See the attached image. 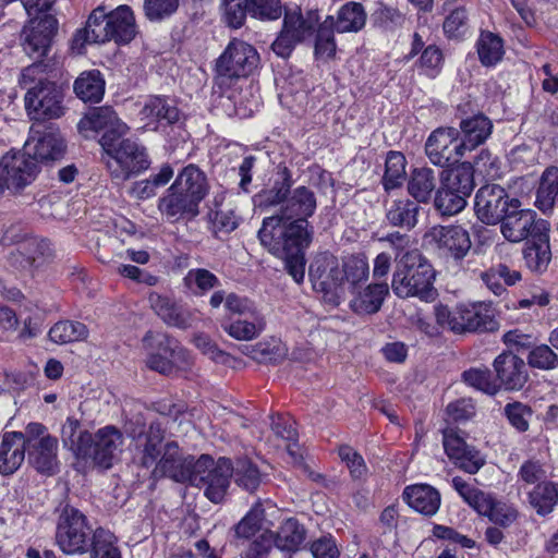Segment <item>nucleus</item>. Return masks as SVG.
Wrapping results in <instances>:
<instances>
[{
    "label": "nucleus",
    "instance_id": "nucleus-1",
    "mask_svg": "<svg viewBox=\"0 0 558 558\" xmlns=\"http://www.w3.org/2000/svg\"><path fill=\"white\" fill-rule=\"evenodd\" d=\"M315 193L306 186H298L290 192L284 207L278 215L266 217L258 231V239L272 255L284 260L288 274L296 283L305 276L303 250L312 242L313 231L308 218L316 210Z\"/></svg>",
    "mask_w": 558,
    "mask_h": 558
},
{
    "label": "nucleus",
    "instance_id": "nucleus-2",
    "mask_svg": "<svg viewBox=\"0 0 558 558\" xmlns=\"http://www.w3.org/2000/svg\"><path fill=\"white\" fill-rule=\"evenodd\" d=\"M137 32L135 15L129 5L121 4L110 11L100 5L90 12L86 26L75 34L73 48L84 43L104 44L111 40L128 45Z\"/></svg>",
    "mask_w": 558,
    "mask_h": 558
},
{
    "label": "nucleus",
    "instance_id": "nucleus-3",
    "mask_svg": "<svg viewBox=\"0 0 558 558\" xmlns=\"http://www.w3.org/2000/svg\"><path fill=\"white\" fill-rule=\"evenodd\" d=\"M434 280L435 272L428 260L418 250H409L397 262L391 289L399 298L415 296L430 302L437 295Z\"/></svg>",
    "mask_w": 558,
    "mask_h": 558
},
{
    "label": "nucleus",
    "instance_id": "nucleus-4",
    "mask_svg": "<svg viewBox=\"0 0 558 558\" xmlns=\"http://www.w3.org/2000/svg\"><path fill=\"white\" fill-rule=\"evenodd\" d=\"M99 144L109 157L107 168L114 180L124 182L149 168L145 147L134 140H110L108 135L101 136Z\"/></svg>",
    "mask_w": 558,
    "mask_h": 558
},
{
    "label": "nucleus",
    "instance_id": "nucleus-5",
    "mask_svg": "<svg viewBox=\"0 0 558 558\" xmlns=\"http://www.w3.org/2000/svg\"><path fill=\"white\" fill-rule=\"evenodd\" d=\"M232 473L229 459L214 461L211 457L203 454L195 462L190 484L204 488L205 496L211 502L219 504L225 499Z\"/></svg>",
    "mask_w": 558,
    "mask_h": 558
},
{
    "label": "nucleus",
    "instance_id": "nucleus-6",
    "mask_svg": "<svg viewBox=\"0 0 558 558\" xmlns=\"http://www.w3.org/2000/svg\"><path fill=\"white\" fill-rule=\"evenodd\" d=\"M64 87L49 80H38L25 95V109L32 120L40 123L46 120L60 119L66 112Z\"/></svg>",
    "mask_w": 558,
    "mask_h": 558
},
{
    "label": "nucleus",
    "instance_id": "nucleus-7",
    "mask_svg": "<svg viewBox=\"0 0 558 558\" xmlns=\"http://www.w3.org/2000/svg\"><path fill=\"white\" fill-rule=\"evenodd\" d=\"M57 29L58 21L49 14L32 17L23 27L21 39L25 53L44 68L54 65L49 54Z\"/></svg>",
    "mask_w": 558,
    "mask_h": 558
},
{
    "label": "nucleus",
    "instance_id": "nucleus-8",
    "mask_svg": "<svg viewBox=\"0 0 558 558\" xmlns=\"http://www.w3.org/2000/svg\"><path fill=\"white\" fill-rule=\"evenodd\" d=\"M54 538L65 555L87 553L90 537L86 517L76 508L66 505L59 514Z\"/></svg>",
    "mask_w": 558,
    "mask_h": 558
},
{
    "label": "nucleus",
    "instance_id": "nucleus-9",
    "mask_svg": "<svg viewBox=\"0 0 558 558\" xmlns=\"http://www.w3.org/2000/svg\"><path fill=\"white\" fill-rule=\"evenodd\" d=\"M126 434L135 441L138 462L144 468L156 466L163 454L165 433L159 423L146 424L141 415L129 420L125 424Z\"/></svg>",
    "mask_w": 558,
    "mask_h": 558
},
{
    "label": "nucleus",
    "instance_id": "nucleus-10",
    "mask_svg": "<svg viewBox=\"0 0 558 558\" xmlns=\"http://www.w3.org/2000/svg\"><path fill=\"white\" fill-rule=\"evenodd\" d=\"M442 446L449 460L460 470L474 475L486 463L485 457L465 440V433L454 427L442 429Z\"/></svg>",
    "mask_w": 558,
    "mask_h": 558
},
{
    "label": "nucleus",
    "instance_id": "nucleus-11",
    "mask_svg": "<svg viewBox=\"0 0 558 558\" xmlns=\"http://www.w3.org/2000/svg\"><path fill=\"white\" fill-rule=\"evenodd\" d=\"M23 149L39 165L43 161L61 158L65 144L58 128L52 124L35 123L29 129Z\"/></svg>",
    "mask_w": 558,
    "mask_h": 558
},
{
    "label": "nucleus",
    "instance_id": "nucleus-12",
    "mask_svg": "<svg viewBox=\"0 0 558 558\" xmlns=\"http://www.w3.org/2000/svg\"><path fill=\"white\" fill-rule=\"evenodd\" d=\"M518 208L519 201L510 199L505 189L497 184L482 186L475 195V213L486 225L501 222L509 208Z\"/></svg>",
    "mask_w": 558,
    "mask_h": 558
},
{
    "label": "nucleus",
    "instance_id": "nucleus-13",
    "mask_svg": "<svg viewBox=\"0 0 558 558\" xmlns=\"http://www.w3.org/2000/svg\"><path fill=\"white\" fill-rule=\"evenodd\" d=\"M465 144L459 140V131L454 128H439L432 132L425 143V153L429 161L438 167H446L463 157Z\"/></svg>",
    "mask_w": 558,
    "mask_h": 558
},
{
    "label": "nucleus",
    "instance_id": "nucleus-14",
    "mask_svg": "<svg viewBox=\"0 0 558 558\" xmlns=\"http://www.w3.org/2000/svg\"><path fill=\"white\" fill-rule=\"evenodd\" d=\"M77 131L84 137H88L89 133L104 132L101 136L109 135L110 140H119L128 133L129 126L111 107L101 106L89 109L80 119Z\"/></svg>",
    "mask_w": 558,
    "mask_h": 558
},
{
    "label": "nucleus",
    "instance_id": "nucleus-15",
    "mask_svg": "<svg viewBox=\"0 0 558 558\" xmlns=\"http://www.w3.org/2000/svg\"><path fill=\"white\" fill-rule=\"evenodd\" d=\"M5 175L2 178L8 190L20 192L29 185L39 172V165L24 149L11 150L2 157Z\"/></svg>",
    "mask_w": 558,
    "mask_h": 558
},
{
    "label": "nucleus",
    "instance_id": "nucleus-16",
    "mask_svg": "<svg viewBox=\"0 0 558 558\" xmlns=\"http://www.w3.org/2000/svg\"><path fill=\"white\" fill-rule=\"evenodd\" d=\"M500 230L508 241L519 243L532 239L543 231H549V223L544 219H538L533 210L513 208L502 219Z\"/></svg>",
    "mask_w": 558,
    "mask_h": 558
},
{
    "label": "nucleus",
    "instance_id": "nucleus-17",
    "mask_svg": "<svg viewBox=\"0 0 558 558\" xmlns=\"http://www.w3.org/2000/svg\"><path fill=\"white\" fill-rule=\"evenodd\" d=\"M123 434L112 425L99 428L90 434V447L85 459H92L97 465L109 469L122 452Z\"/></svg>",
    "mask_w": 558,
    "mask_h": 558
},
{
    "label": "nucleus",
    "instance_id": "nucleus-18",
    "mask_svg": "<svg viewBox=\"0 0 558 558\" xmlns=\"http://www.w3.org/2000/svg\"><path fill=\"white\" fill-rule=\"evenodd\" d=\"M196 460L193 457L183 458L179 446L174 441H169L163 447V454L153 469L155 478L169 477L178 483L191 481Z\"/></svg>",
    "mask_w": 558,
    "mask_h": 558
},
{
    "label": "nucleus",
    "instance_id": "nucleus-19",
    "mask_svg": "<svg viewBox=\"0 0 558 558\" xmlns=\"http://www.w3.org/2000/svg\"><path fill=\"white\" fill-rule=\"evenodd\" d=\"M49 244L44 240L26 239L8 247L7 263L17 271L40 267L49 256Z\"/></svg>",
    "mask_w": 558,
    "mask_h": 558
},
{
    "label": "nucleus",
    "instance_id": "nucleus-20",
    "mask_svg": "<svg viewBox=\"0 0 558 558\" xmlns=\"http://www.w3.org/2000/svg\"><path fill=\"white\" fill-rule=\"evenodd\" d=\"M314 287L326 293H335L345 281L343 266L330 254L318 256L310 266Z\"/></svg>",
    "mask_w": 558,
    "mask_h": 558
},
{
    "label": "nucleus",
    "instance_id": "nucleus-21",
    "mask_svg": "<svg viewBox=\"0 0 558 558\" xmlns=\"http://www.w3.org/2000/svg\"><path fill=\"white\" fill-rule=\"evenodd\" d=\"M427 236L439 250L454 259L463 258L471 248L470 235L460 226H435Z\"/></svg>",
    "mask_w": 558,
    "mask_h": 558
},
{
    "label": "nucleus",
    "instance_id": "nucleus-22",
    "mask_svg": "<svg viewBox=\"0 0 558 558\" xmlns=\"http://www.w3.org/2000/svg\"><path fill=\"white\" fill-rule=\"evenodd\" d=\"M138 116L144 128L157 131L160 126L177 123L180 119V111L169 99L150 96L145 100Z\"/></svg>",
    "mask_w": 558,
    "mask_h": 558
},
{
    "label": "nucleus",
    "instance_id": "nucleus-23",
    "mask_svg": "<svg viewBox=\"0 0 558 558\" xmlns=\"http://www.w3.org/2000/svg\"><path fill=\"white\" fill-rule=\"evenodd\" d=\"M494 368L499 380V388L520 390L527 381V369L524 361L511 352L499 354L494 361Z\"/></svg>",
    "mask_w": 558,
    "mask_h": 558
},
{
    "label": "nucleus",
    "instance_id": "nucleus-24",
    "mask_svg": "<svg viewBox=\"0 0 558 558\" xmlns=\"http://www.w3.org/2000/svg\"><path fill=\"white\" fill-rule=\"evenodd\" d=\"M199 202L181 191H173L172 185L159 198L158 209L170 222L181 219H192L198 215Z\"/></svg>",
    "mask_w": 558,
    "mask_h": 558
},
{
    "label": "nucleus",
    "instance_id": "nucleus-25",
    "mask_svg": "<svg viewBox=\"0 0 558 558\" xmlns=\"http://www.w3.org/2000/svg\"><path fill=\"white\" fill-rule=\"evenodd\" d=\"M258 64L259 56L253 46L233 40L217 60L216 70H254Z\"/></svg>",
    "mask_w": 558,
    "mask_h": 558
},
{
    "label": "nucleus",
    "instance_id": "nucleus-26",
    "mask_svg": "<svg viewBox=\"0 0 558 558\" xmlns=\"http://www.w3.org/2000/svg\"><path fill=\"white\" fill-rule=\"evenodd\" d=\"M221 327L226 333L239 341H250L257 338L266 327V320L260 311L241 317H226Z\"/></svg>",
    "mask_w": 558,
    "mask_h": 558
},
{
    "label": "nucleus",
    "instance_id": "nucleus-27",
    "mask_svg": "<svg viewBox=\"0 0 558 558\" xmlns=\"http://www.w3.org/2000/svg\"><path fill=\"white\" fill-rule=\"evenodd\" d=\"M523 258L529 269L544 272L551 260L549 231H543L529 239L523 250Z\"/></svg>",
    "mask_w": 558,
    "mask_h": 558
},
{
    "label": "nucleus",
    "instance_id": "nucleus-28",
    "mask_svg": "<svg viewBox=\"0 0 558 558\" xmlns=\"http://www.w3.org/2000/svg\"><path fill=\"white\" fill-rule=\"evenodd\" d=\"M29 461L41 473L52 474L58 466V439L46 436L29 445Z\"/></svg>",
    "mask_w": 558,
    "mask_h": 558
},
{
    "label": "nucleus",
    "instance_id": "nucleus-29",
    "mask_svg": "<svg viewBox=\"0 0 558 558\" xmlns=\"http://www.w3.org/2000/svg\"><path fill=\"white\" fill-rule=\"evenodd\" d=\"M403 496L411 508L425 515H434L440 507L439 492L427 484L409 486Z\"/></svg>",
    "mask_w": 558,
    "mask_h": 558
},
{
    "label": "nucleus",
    "instance_id": "nucleus-30",
    "mask_svg": "<svg viewBox=\"0 0 558 558\" xmlns=\"http://www.w3.org/2000/svg\"><path fill=\"white\" fill-rule=\"evenodd\" d=\"M388 294L389 287L387 282L369 283L355 293L351 300V307L357 314H375L380 310Z\"/></svg>",
    "mask_w": 558,
    "mask_h": 558
},
{
    "label": "nucleus",
    "instance_id": "nucleus-31",
    "mask_svg": "<svg viewBox=\"0 0 558 558\" xmlns=\"http://www.w3.org/2000/svg\"><path fill=\"white\" fill-rule=\"evenodd\" d=\"M319 14L317 11L287 12L283 20V31L296 44L310 38L319 26Z\"/></svg>",
    "mask_w": 558,
    "mask_h": 558
},
{
    "label": "nucleus",
    "instance_id": "nucleus-32",
    "mask_svg": "<svg viewBox=\"0 0 558 558\" xmlns=\"http://www.w3.org/2000/svg\"><path fill=\"white\" fill-rule=\"evenodd\" d=\"M172 190L186 193L201 203L208 192V184L204 172L197 166L189 165L178 174Z\"/></svg>",
    "mask_w": 558,
    "mask_h": 558
},
{
    "label": "nucleus",
    "instance_id": "nucleus-33",
    "mask_svg": "<svg viewBox=\"0 0 558 558\" xmlns=\"http://www.w3.org/2000/svg\"><path fill=\"white\" fill-rule=\"evenodd\" d=\"M25 436L21 432H10L2 436V475L12 474L24 461Z\"/></svg>",
    "mask_w": 558,
    "mask_h": 558
},
{
    "label": "nucleus",
    "instance_id": "nucleus-34",
    "mask_svg": "<svg viewBox=\"0 0 558 558\" xmlns=\"http://www.w3.org/2000/svg\"><path fill=\"white\" fill-rule=\"evenodd\" d=\"M143 341L145 345H150L154 341L159 345L162 353L169 354L172 373L177 371H185L192 364L189 352L175 340L166 335H154L151 331H148Z\"/></svg>",
    "mask_w": 558,
    "mask_h": 558
},
{
    "label": "nucleus",
    "instance_id": "nucleus-35",
    "mask_svg": "<svg viewBox=\"0 0 558 558\" xmlns=\"http://www.w3.org/2000/svg\"><path fill=\"white\" fill-rule=\"evenodd\" d=\"M437 178L432 168H414L409 177L407 190L416 203L427 204L436 191Z\"/></svg>",
    "mask_w": 558,
    "mask_h": 558
},
{
    "label": "nucleus",
    "instance_id": "nucleus-36",
    "mask_svg": "<svg viewBox=\"0 0 558 558\" xmlns=\"http://www.w3.org/2000/svg\"><path fill=\"white\" fill-rule=\"evenodd\" d=\"M148 301L153 311L168 325L185 329L190 326V315L169 298L150 292Z\"/></svg>",
    "mask_w": 558,
    "mask_h": 558
},
{
    "label": "nucleus",
    "instance_id": "nucleus-37",
    "mask_svg": "<svg viewBox=\"0 0 558 558\" xmlns=\"http://www.w3.org/2000/svg\"><path fill=\"white\" fill-rule=\"evenodd\" d=\"M463 134L461 140L466 150H472L482 145L492 134L493 123L484 114L478 113L460 122Z\"/></svg>",
    "mask_w": 558,
    "mask_h": 558
},
{
    "label": "nucleus",
    "instance_id": "nucleus-38",
    "mask_svg": "<svg viewBox=\"0 0 558 558\" xmlns=\"http://www.w3.org/2000/svg\"><path fill=\"white\" fill-rule=\"evenodd\" d=\"M469 314V304L457 305L453 310L444 305L435 308L437 323L454 333L474 332V325Z\"/></svg>",
    "mask_w": 558,
    "mask_h": 558
},
{
    "label": "nucleus",
    "instance_id": "nucleus-39",
    "mask_svg": "<svg viewBox=\"0 0 558 558\" xmlns=\"http://www.w3.org/2000/svg\"><path fill=\"white\" fill-rule=\"evenodd\" d=\"M275 534V547L281 551L295 553L306 538V530L296 519L284 520Z\"/></svg>",
    "mask_w": 558,
    "mask_h": 558
},
{
    "label": "nucleus",
    "instance_id": "nucleus-40",
    "mask_svg": "<svg viewBox=\"0 0 558 558\" xmlns=\"http://www.w3.org/2000/svg\"><path fill=\"white\" fill-rule=\"evenodd\" d=\"M333 26L335 19L332 16H327L317 28L314 56L316 61L319 62L318 66L327 64L329 60L336 57L337 45L333 37Z\"/></svg>",
    "mask_w": 558,
    "mask_h": 558
},
{
    "label": "nucleus",
    "instance_id": "nucleus-41",
    "mask_svg": "<svg viewBox=\"0 0 558 558\" xmlns=\"http://www.w3.org/2000/svg\"><path fill=\"white\" fill-rule=\"evenodd\" d=\"M243 352L258 363H278L287 356L288 350L280 339L271 337L246 345Z\"/></svg>",
    "mask_w": 558,
    "mask_h": 558
},
{
    "label": "nucleus",
    "instance_id": "nucleus-42",
    "mask_svg": "<svg viewBox=\"0 0 558 558\" xmlns=\"http://www.w3.org/2000/svg\"><path fill=\"white\" fill-rule=\"evenodd\" d=\"M441 184L462 195L470 196L474 189V168L470 162H462L445 170L441 174Z\"/></svg>",
    "mask_w": 558,
    "mask_h": 558
},
{
    "label": "nucleus",
    "instance_id": "nucleus-43",
    "mask_svg": "<svg viewBox=\"0 0 558 558\" xmlns=\"http://www.w3.org/2000/svg\"><path fill=\"white\" fill-rule=\"evenodd\" d=\"M81 423L75 417H68L61 429V437L64 446L69 447L76 457L85 459L89 450L90 434L81 430Z\"/></svg>",
    "mask_w": 558,
    "mask_h": 558
},
{
    "label": "nucleus",
    "instance_id": "nucleus-44",
    "mask_svg": "<svg viewBox=\"0 0 558 558\" xmlns=\"http://www.w3.org/2000/svg\"><path fill=\"white\" fill-rule=\"evenodd\" d=\"M105 80L100 72H82L74 82V93L84 102H99L105 94Z\"/></svg>",
    "mask_w": 558,
    "mask_h": 558
},
{
    "label": "nucleus",
    "instance_id": "nucleus-45",
    "mask_svg": "<svg viewBox=\"0 0 558 558\" xmlns=\"http://www.w3.org/2000/svg\"><path fill=\"white\" fill-rule=\"evenodd\" d=\"M366 23V12L359 2H348L342 5L335 20L333 28L338 33H356Z\"/></svg>",
    "mask_w": 558,
    "mask_h": 558
},
{
    "label": "nucleus",
    "instance_id": "nucleus-46",
    "mask_svg": "<svg viewBox=\"0 0 558 558\" xmlns=\"http://www.w3.org/2000/svg\"><path fill=\"white\" fill-rule=\"evenodd\" d=\"M555 203H558V168L549 167L541 177L535 205L546 213L553 209Z\"/></svg>",
    "mask_w": 558,
    "mask_h": 558
},
{
    "label": "nucleus",
    "instance_id": "nucleus-47",
    "mask_svg": "<svg viewBox=\"0 0 558 558\" xmlns=\"http://www.w3.org/2000/svg\"><path fill=\"white\" fill-rule=\"evenodd\" d=\"M418 211L420 206L415 202L401 198L391 203L387 209L386 218L392 226L412 229L417 223Z\"/></svg>",
    "mask_w": 558,
    "mask_h": 558
},
{
    "label": "nucleus",
    "instance_id": "nucleus-48",
    "mask_svg": "<svg viewBox=\"0 0 558 558\" xmlns=\"http://www.w3.org/2000/svg\"><path fill=\"white\" fill-rule=\"evenodd\" d=\"M90 558H122L118 538L109 530L99 527L90 538Z\"/></svg>",
    "mask_w": 558,
    "mask_h": 558
},
{
    "label": "nucleus",
    "instance_id": "nucleus-49",
    "mask_svg": "<svg viewBox=\"0 0 558 558\" xmlns=\"http://www.w3.org/2000/svg\"><path fill=\"white\" fill-rule=\"evenodd\" d=\"M529 499L537 514L546 515L554 510L558 502L557 485L550 482H543L536 485L529 494Z\"/></svg>",
    "mask_w": 558,
    "mask_h": 558
},
{
    "label": "nucleus",
    "instance_id": "nucleus-50",
    "mask_svg": "<svg viewBox=\"0 0 558 558\" xmlns=\"http://www.w3.org/2000/svg\"><path fill=\"white\" fill-rule=\"evenodd\" d=\"M48 335L52 342L66 344L85 340L88 337V329L83 323L62 320L56 323Z\"/></svg>",
    "mask_w": 558,
    "mask_h": 558
},
{
    "label": "nucleus",
    "instance_id": "nucleus-51",
    "mask_svg": "<svg viewBox=\"0 0 558 558\" xmlns=\"http://www.w3.org/2000/svg\"><path fill=\"white\" fill-rule=\"evenodd\" d=\"M502 39L490 32H483L477 40V53L484 66H493L504 56Z\"/></svg>",
    "mask_w": 558,
    "mask_h": 558
},
{
    "label": "nucleus",
    "instance_id": "nucleus-52",
    "mask_svg": "<svg viewBox=\"0 0 558 558\" xmlns=\"http://www.w3.org/2000/svg\"><path fill=\"white\" fill-rule=\"evenodd\" d=\"M407 159L400 151H389L386 158V169L383 177V186L386 191L402 185L405 179Z\"/></svg>",
    "mask_w": 558,
    "mask_h": 558
},
{
    "label": "nucleus",
    "instance_id": "nucleus-53",
    "mask_svg": "<svg viewBox=\"0 0 558 558\" xmlns=\"http://www.w3.org/2000/svg\"><path fill=\"white\" fill-rule=\"evenodd\" d=\"M265 519V510L260 501L255 502L250 511L234 525L236 539H250L262 529Z\"/></svg>",
    "mask_w": 558,
    "mask_h": 558
},
{
    "label": "nucleus",
    "instance_id": "nucleus-54",
    "mask_svg": "<svg viewBox=\"0 0 558 558\" xmlns=\"http://www.w3.org/2000/svg\"><path fill=\"white\" fill-rule=\"evenodd\" d=\"M469 313L474 332H494L499 329V322L490 304L483 302L469 304Z\"/></svg>",
    "mask_w": 558,
    "mask_h": 558
},
{
    "label": "nucleus",
    "instance_id": "nucleus-55",
    "mask_svg": "<svg viewBox=\"0 0 558 558\" xmlns=\"http://www.w3.org/2000/svg\"><path fill=\"white\" fill-rule=\"evenodd\" d=\"M468 195H462L444 184L436 192L434 205L444 216H453L464 209Z\"/></svg>",
    "mask_w": 558,
    "mask_h": 558
},
{
    "label": "nucleus",
    "instance_id": "nucleus-56",
    "mask_svg": "<svg viewBox=\"0 0 558 558\" xmlns=\"http://www.w3.org/2000/svg\"><path fill=\"white\" fill-rule=\"evenodd\" d=\"M183 281L185 287L196 295H203L219 286L217 276L204 268L189 270Z\"/></svg>",
    "mask_w": 558,
    "mask_h": 558
},
{
    "label": "nucleus",
    "instance_id": "nucleus-57",
    "mask_svg": "<svg viewBox=\"0 0 558 558\" xmlns=\"http://www.w3.org/2000/svg\"><path fill=\"white\" fill-rule=\"evenodd\" d=\"M344 279L355 288L359 283L366 281L369 276V265L364 254L350 255L343 259Z\"/></svg>",
    "mask_w": 558,
    "mask_h": 558
},
{
    "label": "nucleus",
    "instance_id": "nucleus-58",
    "mask_svg": "<svg viewBox=\"0 0 558 558\" xmlns=\"http://www.w3.org/2000/svg\"><path fill=\"white\" fill-rule=\"evenodd\" d=\"M247 541L240 553V558H269L275 547V534L271 530H265L258 536Z\"/></svg>",
    "mask_w": 558,
    "mask_h": 558
},
{
    "label": "nucleus",
    "instance_id": "nucleus-59",
    "mask_svg": "<svg viewBox=\"0 0 558 558\" xmlns=\"http://www.w3.org/2000/svg\"><path fill=\"white\" fill-rule=\"evenodd\" d=\"M233 472L235 483L248 492H254L260 484L262 475L259 470L247 459L238 460Z\"/></svg>",
    "mask_w": 558,
    "mask_h": 558
},
{
    "label": "nucleus",
    "instance_id": "nucleus-60",
    "mask_svg": "<svg viewBox=\"0 0 558 558\" xmlns=\"http://www.w3.org/2000/svg\"><path fill=\"white\" fill-rule=\"evenodd\" d=\"M462 379L466 385L488 395H496L499 390L488 368H470L463 372Z\"/></svg>",
    "mask_w": 558,
    "mask_h": 558
},
{
    "label": "nucleus",
    "instance_id": "nucleus-61",
    "mask_svg": "<svg viewBox=\"0 0 558 558\" xmlns=\"http://www.w3.org/2000/svg\"><path fill=\"white\" fill-rule=\"evenodd\" d=\"M180 5V0H144L143 11L150 22H161L173 15Z\"/></svg>",
    "mask_w": 558,
    "mask_h": 558
},
{
    "label": "nucleus",
    "instance_id": "nucleus-62",
    "mask_svg": "<svg viewBox=\"0 0 558 558\" xmlns=\"http://www.w3.org/2000/svg\"><path fill=\"white\" fill-rule=\"evenodd\" d=\"M444 33L449 39L462 38L468 32V12L458 7L449 12L444 21Z\"/></svg>",
    "mask_w": 558,
    "mask_h": 558
},
{
    "label": "nucleus",
    "instance_id": "nucleus-63",
    "mask_svg": "<svg viewBox=\"0 0 558 558\" xmlns=\"http://www.w3.org/2000/svg\"><path fill=\"white\" fill-rule=\"evenodd\" d=\"M226 23L233 28H240L250 12L248 0H221Z\"/></svg>",
    "mask_w": 558,
    "mask_h": 558
},
{
    "label": "nucleus",
    "instance_id": "nucleus-64",
    "mask_svg": "<svg viewBox=\"0 0 558 558\" xmlns=\"http://www.w3.org/2000/svg\"><path fill=\"white\" fill-rule=\"evenodd\" d=\"M527 363L534 368L554 369L558 366V355L547 344H541L530 351Z\"/></svg>",
    "mask_w": 558,
    "mask_h": 558
}]
</instances>
